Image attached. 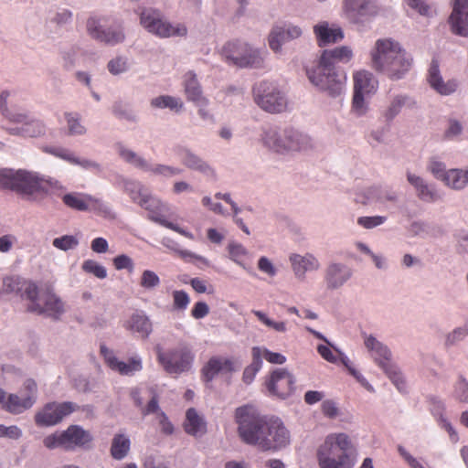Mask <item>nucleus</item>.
<instances>
[{
    "label": "nucleus",
    "mask_w": 468,
    "mask_h": 468,
    "mask_svg": "<svg viewBox=\"0 0 468 468\" xmlns=\"http://www.w3.org/2000/svg\"><path fill=\"white\" fill-rule=\"evenodd\" d=\"M371 68L392 81L404 79L414 65V58L400 42L391 37L376 40L370 50Z\"/></svg>",
    "instance_id": "1"
},
{
    "label": "nucleus",
    "mask_w": 468,
    "mask_h": 468,
    "mask_svg": "<svg viewBox=\"0 0 468 468\" xmlns=\"http://www.w3.org/2000/svg\"><path fill=\"white\" fill-rule=\"evenodd\" d=\"M353 58V52L346 46L324 50L319 63L306 69L310 82L319 90L331 97H339L346 90V75L338 74L335 69V63H347Z\"/></svg>",
    "instance_id": "2"
},
{
    "label": "nucleus",
    "mask_w": 468,
    "mask_h": 468,
    "mask_svg": "<svg viewBox=\"0 0 468 468\" xmlns=\"http://www.w3.org/2000/svg\"><path fill=\"white\" fill-rule=\"evenodd\" d=\"M351 448L352 442L347 434H328L316 451L319 468H354L356 458L349 453Z\"/></svg>",
    "instance_id": "3"
},
{
    "label": "nucleus",
    "mask_w": 468,
    "mask_h": 468,
    "mask_svg": "<svg viewBox=\"0 0 468 468\" xmlns=\"http://www.w3.org/2000/svg\"><path fill=\"white\" fill-rule=\"evenodd\" d=\"M112 185L127 194L133 203L147 210L151 220H153V216L158 212H167L169 210V205L154 196L139 180L117 175Z\"/></svg>",
    "instance_id": "4"
},
{
    "label": "nucleus",
    "mask_w": 468,
    "mask_h": 468,
    "mask_svg": "<svg viewBox=\"0 0 468 468\" xmlns=\"http://www.w3.org/2000/svg\"><path fill=\"white\" fill-rule=\"evenodd\" d=\"M235 420L241 441L261 451L267 418L262 417L254 407L244 405L236 410Z\"/></svg>",
    "instance_id": "5"
},
{
    "label": "nucleus",
    "mask_w": 468,
    "mask_h": 468,
    "mask_svg": "<svg viewBox=\"0 0 468 468\" xmlns=\"http://www.w3.org/2000/svg\"><path fill=\"white\" fill-rule=\"evenodd\" d=\"M141 26L150 34L160 37L169 38L186 37L187 27L184 23H172L164 14L155 8L143 7L137 11Z\"/></svg>",
    "instance_id": "6"
},
{
    "label": "nucleus",
    "mask_w": 468,
    "mask_h": 468,
    "mask_svg": "<svg viewBox=\"0 0 468 468\" xmlns=\"http://www.w3.org/2000/svg\"><path fill=\"white\" fill-rule=\"evenodd\" d=\"M255 103L264 112L277 114L288 109V98L280 86L272 81L263 80L253 87Z\"/></svg>",
    "instance_id": "7"
},
{
    "label": "nucleus",
    "mask_w": 468,
    "mask_h": 468,
    "mask_svg": "<svg viewBox=\"0 0 468 468\" xmlns=\"http://www.w3.org/2000/svg\"><path fill=\"white\" fill-rule=\"evenodd\" d=\"M266 53L264 49L256 48L241 41L229 42L222 48L224 58L240 68L262 67Z\"/></svg>",
    "instance_id": "8"
},
{
    "label": "nucleus",
    "mask_w": 468,
    "mask_h": 468,
    "mask_svg": "<svg viewBox=\"0 0 468 468\" xmlns=\"http://www.w3.org/2000/svg\"><path fill=\"white\" fill-rule=\"evenodd\" d=\"M27 310L38 314H46L58 319L65 313L62 300L52 291L38 293L36 284H29L27 289Z\"/></svg>",
    "instance_id": "9"
},
{
    "label": "nucleus",
    "mask_w": 468,
    "mask_h": 468,
    "mask_svg": "<svg viewBox=\"0 0 468 468\" xmlns=\"http://www.w3.org/2000/svg\"><path fill=\"white\" fill-rule=\"evenodd\" d=\"M116 150L119 156L126 163L153 176L171 178L182 174L183 170L177 166L165 164L151 163L123 144H117Z\"/></svg>",
    "instance_id": "10"
},
{
    "label": "nucleus",
    "mask_w": 468,
    "mask_h": 468,
    "mask_svg": "<svg viewBox=\"0 0 468 468\" xmlns=\"http://www.w3.org/2000/svg\"><path fill=\"white\" fill-rule=\"evenodd\" d=\"M87 32L89 36L105 45L115 46L125 39L123 27L119 21L109 23L105 17H90L87 20Z\"/></svg>",
    "instance_id": "11"
},
{
    "label": "nucleus",
    "mask_w": 468,
    "mask_h": 468,
    "mask_svg": "<svg viewBox=\"0 0 468 468\" xmlns=\"http://www.w3.org/2000/svg\"><path fill=\"white\" fill-rule=\"evenodd\" d=\"M157 359L163 368L170 375H180L191 369L194 355L185 346L163 351L157 350Z\"/></svg>",
    "instance_id": "12"
},
{
    "label": "nucleus",
    "mask_w": 468,
    "mask_h": 468,
    "mask_svg": "<svg viewBox=\"0 0 468 468\" xmlns=\"http://www.w3.org/2000/svg\"><path fill=\"white\" fill-rule=\"evenodd\" d=\"M170 152L186 169L197 172L207 179L217 178L215 168L188 145L175 144L170 148Z\"/></svg>",
    "instance_id": "13"
},
{
    "label": "nucleus",
    "mask_w": 468,
    "mask_h": 468,
    "mask_svg": "<svg viewBox=\"0 0 468 468\" xmlns=\"http://www.w3.org/2000/svg\"><path fill=\"white\" fill-rule=\"evenodd\" d=\"M345 17L354 25L364 26L378 13L376 0H344Z\"/></svg>",
    "instance_id": "14"
},
{
    "label": "nucleus",
    "mask_w": 468,
    "mask_h": 468,
    "mask_svg": "<svg viewBox=\"0 0 468 468\" xmlns=\"http://www.w3.org/2000/svg\"><path fill=\"white\" fill-rule=\"evenodd\" d=\"M290 431L280 419H267L264 437L261 440V451L280 450L290 443Z\"/></svg>",
    "instance_id": "15"
},
{
    "label": "nucleus",
    "mask_w": 468,
    "mask_h": 468,
    "mask_svg": "<svg viewBox=\"0 0 468 468\" xmlns=\"http://www.w3.org/2000/svg\"><path fill=\"white\" fill-rule=\"evenodd\" d=\"M42 151L95 175H99L103 171L102 165L99 162L80 156L74 151L63 146L46 145L42 147Z\"/></svg>",
    "instance_id": "16"
},
{
    "label": "nucleus",
    "mask_w": 468,
    "mask_h": 468,
    "mask_svg": "<svg viewBox=\"0 0 468 468\" xmlns=\"http://www.w3.org/2000/svg\"><path fill=\"white\" fill-rule=\"evenodd\" d=\"M295 379L285 368L273 370L265 380V388L269 396L286 399L294 390Z\"/></svg>",
    "instance_id": "17"
},
{
    "label": "nucleus",
    "mask_w": 468,
    "mask_h": 468,
    "mask_svg": "<svg viewBox=\"0 0 468 468\" xmlns=\"http://www.w3.org/2000/svg\"><path fill=\"white\" fill-rule=\"evenodd\" d=\"M78 409V405L70 401L48 403L36 414L35 421L39 426H53Z\"/></svg>",
    "instance_id": "18"
},
{
    "label": "nucleus",
    "mask_w": 468,
    "mask_h": 468,
    "mask_svg": "<svg viewBox=\"0 0 468 468\" xmlns=\"http://www.w3.org/2000/svg\"><path fill=\"white\" fill-rule=\"evenodd\" d=\"M418 110L420 104L416 98L407 93H395L389 96L384 107L380 110V118L385 123H391L399 115L402 109Z\"/></svg>",
    "instance_id": "19"
},
{
    "label": "nucleus",
    "mask_w": 468,
    "mask_h": 468,
    "mask_svg": "<svg viewBox=\"0 0 468 468\" xmlns=\"http://www.w3.org/2000/svg\"><path fill=\"white\" fill-rule=\"evenodd\" d=\"M17 176L16 193L22 196L30 197L42 191L43 183L45 182L58 189L64 188L58 181H53L51 178L45 179L42 176L34 171L19 169Z\"/></svg>",
    "instance_id": "20"
},
{
    "label": "nucleus",
    "mask_w": 468,
    "mask_h": 468,
    "mask_svg": "<svg viewBox=\"0 0 468 468\" xmlns=\"http://www.w3.org/2000/svg\"><path fill=\"white\" fill-rule=\"evenodd\" d=\"M288 261L294 278L299 282H303L308 272H316L322 266L319 259L312 252L290 253Z\"/></svg>",
    "instance_id": "21"
},
{
    "label": "nucleus",
    "mask_w": 468,
    "mask_h": 468,
    "mask_svg": "<svg viewBox=\"0 0 468 468\" xmlns=\"http://www.w3.org/2000/svg\"><path fill=\"white\" fill-rule=\"evenodd\" d=\"M286 134L287 127L282 128L276 124L267 123L261 127L259 140L261 145L269 151L284 154Z\"/></svg>",
    "instance_id": "22"
},
{
    "label": "nucleus",
    "mask_w": 468,
    "mask_h": 468,
    "mask_svg": "<svg viewBox=\"0 0 468 468\" xmlns=\"http://www.w3.org/2000/svg\"><path fill=\"white\" fill-rule=\"evenodd\" d=\"M302 35L303 29L297 25L284 23L274 26L268 37L269 47L273 52L281 53L284 43L297 39Z\"/></svg>",
    "instance_id": "23"
},
{
    "label": "nucleus",
    "mask_w": 468,
    "mask_h": 468,
    "mask_svg": "<svg viewBox=\"0 0 468 468\" xmlns=\"http://www.w3.org/2000/svg\"><path fill=\"white\" fill-rule=\"evenodd\" d=\"M101 353L111 369L120 373L121 375L132 376L143 369L142 357L134 355L129 358L127 362L119 360L113 351L105 346H101Z\"/></svg>",
    "instance_id": "24"
},
{
    "label": "nucleus",
    "mask_w": 468,
    "mask_h": 468,
    "mask_svg": "<svg viewBox=\"0 0 468 468\" xmlns=\"http://www.w3.org/2000/svg\"><path fill=\"white\" fill-rule=\"evenodd\" d=\"M353 271L346 263L330 261L324 274V282L328 290L335 291L342 288L352 278Z\"/></svg>",
    "instance_id": "25"
},
{
    "label": "nucleus",
    "mask_w": 468,
    "mask_h": 468,
    "mask_svg": "<svg viewBox=\"0 0 468 468\" xmlns=\"http://www.w3.org/2000/svg\"><path fill=\"white\" fill-rule=\"evenodd\" d=\"M427 81L430 87L441 96H450L453 94L458 87L459 81L456 79L445 80L441 73L439 63L432 59L427 74Z\"/></svg>",
    "instance_id": "26"
},
{
    "label": "nucleus",
    "mask_w": 468,
    "mask_h": 468,
    "mask_svg": "<svg viewBox=\"0 0 468 468\" xmlns=\"http://www.w3.org/2000/svg\"><path fill=\"white\" fill-rule=\"evenodd\" d=\"M135 405L140 408L143 415L154 413L158 410V399L152 388L141 386L131 390Z\"/></svg>",
    "instance_id": "27"
},
{
    "label": "nucleus",
    "mask_w": 468,
    "mask_h": 468,
    "mask_svg": "<svg viewBox=\"0 0 468 468\" xmlns=\"http://www.w3.org/2000/svg\"><path fill=\"white\" fill-rule=\"evenodd\" d=\"M364 344L375 363L382 370L394 363L390 349L372 335L365 337Z\"/></svg>",
    "instance_id": "28"
},
{
    "label": "nucleus",
    "mask_w": 468,
    "mask_h": 468,
    "mask_svg": "<svg viewBox=\"0 0 468 468\" xmlns=\"http://www.w3.org/2000/svg\"><path fill=\"white\" fill-rule=\"evenodd\" d=\"M285 139L284 154L306 152L314 147L312 137L293 127H287Z\"/></svg>",
    "instance_id": "29"
},
{
    "label": "nucleus",
    "mask_w": 468,
    "mask_h": 468,
    "mask_svg": "<svg viewBox=\"0 0 468 468\" xmlns=\"http://www.w3.org/2000/svg\"><path fill=\"white\" fill-rule=\"evenodd\" d=\"M124 328L142 339H147L153 333V323L143 310H136L124 323Z\"/></svg>",
    "instance_id": "30"
},
{
    "label": "nucleus",
    "mask_w": 468,
    "mask_h": 468,
    "mask_svg": "<svg viewBox=\"0 0 468 468\" xmlns=\"http://www.w3.org/2000/svg\"><path fill=\"white\" fill-rule=\"evenodd\" d=\"M449 23L454 34L468 37V0H455Z\"/></svg>",
    "instance_id": "31"
},
{
    "label": "nucleus",
    "mask_w": 468,
    "mask_h": 468,
    "mask_svg": "<svg viewBox=\"0 0 468 468\" xmlns=\"http://www.w3.org/2000/svg\"><path fill=\"white\" fill-rule=\"evenodd\" d=\"M66 450L75 448L90 449L93 436L80 425H70L64 431Z\"/></svg>",
    "instance_id": "32"
},
{
    "label": "nucleus",
    "mask_w": 468,
    "mask_h": 468,
    "mask_svg": "<svg viewBox=\"0 0 468 468\" xmlns=\"http://www.w3.org/2000/svg\"><path fill=\"white\" fill-rule=\"evenodd\" d=\"M10 135L20 136L23 138H37L46 134L45 123L37 118L34 114L23 124L5 129Z\"/></svg>",
    "instance_id": "33"
},
{
    "label": "nucleus",
    "mask_w": 468,
    "mask_h": 468,
    "mask_svg": "<svg viewBox=\"0 0 468 468\" xmlns=\"http://www.w3.org/2000/svg\"><path fill=\"white\" fill-rule=\"evenodd\" d=\"M409 184L414 188L416 196L423 202H435L440 197L434 186L429 184L423 177L410 172H406Z\"/></svg>",
    "instance_id": "34"
},
{
    "label": "nucleus",
    "mask_w": 468,
    "mask_h": 468,
    "mask_svg": "<svg viewBox=\"0 0 468 468\" xmlns=\"http://www.w3.org/2000/svg\"><path fill=\"white\" fill-rule=\"evenodd\" d=\"M353 93L371 96L378 88V81L372 72L360 69L353 74Z\"/></svg>",
    "instance_id": "35"
},
{
    "label": "nucleus",
    "mask_w": 468,
    "mask_h": 468,
    "mask_svg": "<svg viewBox=\"0 0 468 468\" xmlns=\"http://www.w3.org/2000/svg\"><path fill=\"white\" fill-rule=\"evenodd\" d=\"M238 367L233 360L215 356L209 359L203 368V375L207 381H211L218 374H229L236 371Z\"/></svg>",
    "instance_id": "36"
},
{
    "label": "nucleus",
    "mask_w": 468,
    "mask_h": 468,
    "mask_svg": "<svg viewBox=\"0 0 468 468\" xmlns=\"http://www.w3.org/2000/svg\"><path fill=\"white\" fill-rule=\"evenodd\" d=\"M314 32L320 47L335 43L344 37V33L340 27L330 26L327 22H321L315 25Z\"/></svg>",
    "instance_id": "37"
},
{
    "label": "nucleus",
    "mask_w": 468,
    "mask_h": 468,
    "mask_svg": "<svg viewBox=\"0 0 468 468\" xmlns=\"http://www.w3.org/2000/svg\"><path fill=\"white\" fill-rule=\"evenodd\" d=\"M184 90L188 101L199 104L205 102L206 97L203 95L202 87L194 71H187L184 75Z\"/></svg>",
    "instance_id": "38"
},
{
    "label": "nucleus",
    "mask_w": 468,
    "mask_h": 468,
    "mask_svg": "<svg viewBox=\"0 0 468 468\" xmlns=\"http://www.w3.org/2000/svg\"><path fill=\"white\" fill-rule=\"evenodd\" d=\"M162 244L165 246L167 249L173 250L178 257H180L186 262L194 263L199 268H202L203 266H210V262L207 258L196 254L188 250L181 249L176 241L170 239H164Z\"/></svg>",
    "instance_id": "39"
},
{
    "label": "nucleus",
    "mask_w": 468,
    "mask_h": 468,
    "mask_svg": "<svg viewBox=\"0 0 468 468\" xmlns=\"http://www.w3.org/2000/svg\"><path fill=\"white\" fill-rule=\"evenodd\" d=\"M184 428L187 434L201 437L207 432V422L194 408H190L186 413Z\"/></svg>",
    "instance_id": "40"
},
{
    "label": "nucleus",
    "mask_w": 468,
    "mask_h": 468,
    "mask_svg": "<svg viewBox=\"0 0 468 468\" xmlns=\"http://www.w3.org/2000/svg\"><path fill=\"white\" fill-rule=\"evenodd\" d=\"M63 117L67 126V133L69 136H84L87 134L86 127L82 117L78 112H64Z\"/></svg>",
    "instance_id": "41"
},
{
    "label": "nucleus",
    "mask_w": 468,
    "mask_h": 468,
    "mask_svg": "<svg viewBox=\"0 0 468 468\" xmlns=\"http://www.w3.org/2000/svg\"><path fill=\"white\" fill-rule=\"evenodd\" d=\"M63 204L73 210L88 211L90 195L83 192H69L61 196Z\"/></svg>",
    "instance_id": "42"
},
{
    "label": "nucleus",
    "mask_w": 468,
    "mask_h": 468,
    "mask_svg": "<svg viewBox=\"0 0 468 468\" xmlns=\"http://www.w3.org/2000/svg\"><path fill=\"white\" fill-rule=\"evenodd\" d=\"M29 284H35L32 282L26 281L19 276H8L3 280V292L17 293L24 300H27V289Z\"/></svg>",
    "instance_id": "43"
},
{
    "label": "nucleus",
    "mask_w": 468,
    "mask_h": 468,
    "mask_svg": "<svg viewBox=\"0 0 468 468\" xmlns=\"http://www.w3.org/2000/svg\"><path fill=\"white\" fill-rule=\"evenodd\" d=\"M366 198L367 203L377 201L380 203L385 202H397L399 196L397 192L388 189L372 186L365 190Z\"/></svg>",
    "instance_id": "44"
},
{
    "label": "nucleus",
    "mask_w": 468,
    "mask_h": 468,
    "mask_svg": "<svg viewBox=\"0 0 468 468\" xmlns=\"http://www.w3.org/2000/svg\"><path fill=\"white\" fill-rule=\"evenodd\" d=\"M131 441L125 434H115L112 441L111 454L115 460L124 459L130 452Z\"/></svg>",
    "instance_id": "45"
},
{
    "label": "nucleus",
    "mask_w": 468,
    "mask_h": 468,
    "mask_svg": "<svg viewBox=\"0 0 468 468\" xmlns=\"http://www.w3.org/2000/svg\"><path fill=\"white\" fill-rule=\"evenodd\" d=\"M251 356L252 361L247 367H245L242 375L243 382L248 385L254 380L257 373L261 370L262 367V361H260L259 346L252 347Z\"/></svg>",
    "instance_id": "46"
},
{
    "label": "nucleus",
    "mask_w": 468,
    "mask_h": 468,
    "mask_svg": "<svg viewBox=\"0 0 468 468\" xmlns=\"http://www.w3.org/2000/svg\"><path fill=\"white\" fill-rule=\"evenodd\" d=\"M228 250L231 261L247 271H250V267L245 261V258L249 255V251L242 244L231 242L228 246Z\"/></svg>",
    "instance_id": "47"
},
{
    "label": "nucleus",
    "mask_w": 468,
    "mask_h": 468,
    "mask_svg": "<svg viewBox=\"0 0 468 468\" xmlns=\"http://www.w3.org/2000/svg\"><path fill=\"white\" fill-rule=\"evenodd\" d=\"M151 105L154 108L157 109H170L172 111L180 112L184 103L180 98L170 96V95H161L154 98L151 101Z\"/></svg>",
    "instance_id": "48"
},
{
    "label": "nucleus",
    "mask_w": 468,
    "mask_h": 468,
    "mask_svg": "<svg viewBox=\"0 0 468 468\" xmlns=\"http://www.w3.org/2000/svg\"><path fill=\"white\" fill-rule=\"evenodd\" d=\"M443 184L454 190H462L466 187L467 180L464 179L463 169H448Z\"/></svg>",
    "instance_id": "49"
},
{
    "label": "nucleus",
    "mask_w": 468,
    "mask_h": 468,
    "mask_svg": "<svg viewBox=\"0 0 468 468\" xmlns=\"http://www.w3.org/2000/svg\"><path fill=\"white\" fill-rule=\"evenodd\" d=\"M19 169L0 168V188L16 192Z\"/></svg>",
    "instance_id": "50"
},
{
    "label": "nucleus",
    "mask_w": 468,
    "mask_h": 468,
    "mask_svg": "<svg viewBox=\"0 0 468 468\" xmlns=\"http://www.w3.org/2000/svg\"><path fill=\"white\" fill-rule=\"evenodd\" d=\"M88 211L94 212L99 216L106 218H114L115 214L111 207L102 199L95 197L90 195V199L88 203Z\"/></svg>",
    "instance_id": "51"
},
{
    "label": "nucleus",
    "mask_w": 468,
    "mask_h": 468,
    "mask_svg": "<svg viewBox=\"0 0 468 468\" xmlns=\"http://www.w3.org/2000/svg\"><path fill=\"white\" fill-rule=\"evenodd\" d=\"M251 313L268 328L277 333H286L288 331L287 323L285 321H274L270 318L267 314L260 310H252Z\"/></svg>",
    "instance_id": "52"
},
{
    "label": "nucleus",
    "mask_w": 468,
    "mask_h": 468,
    "mask_svg": "<svg viewBox=\"0 0 468 468\" xmlns=\"http://www.w3.org/2000/svg\"><path fill=\"white\" fill-rule=\"evenodd\" d=\"M370 96L353 93L351 112L356 117H363L369 111L368 98Z\"/></svg>",
    "instance_id": "53"
},
{
    "label": "nucleus",
    "mask_w": 468,
    "mask_h": 468,
    "mask_svg": "<svg viewBox=\"0 0 468 468\" xmlns=\"http://www.w3.org/2000/svg\"><path fill=\"white\" fill-rule=\"evenodd\" d=\"M468 336V321H466L463 325L455 327L450 333H448L445 336V346H453L458 343L462 342Z\"/></svg>",
    "instance_id": "54"
},
{
    "label": "nucleus",
    "mask_w": 468,
    "mask_h": 468,
    "mask_svg": "<svg viewBox=\"0 0 468 468\" xmlns=\"http://www.w3.org/2000/svg\"><path fill=\"white\" fill-rule=\"evenodd\" d=\"M79 244V239L75 235H62L52 240V246L62 251L75 250Z\"/></svg>",
    "instance_id": "55"
},
{
    "label": "nucleus",
    "mask_w": 468,
    "mask_h": 468,
    "mask_svg": "<svg viewBox=\"0 0 468 468\" xmlns=\"http://www.w3.org/2000/svg\"><path fill=\"white\" fill-rule=\"evenodd\" d=\"M129 59L125 56H117L112 58L107 64L108 71L113 76L125 73L129 70Z\"/></svg>",
    "instance_id": "56"
},
{
    "label": "nucleus",
    "mask_w": 468,
    "mask_h": 468,
    "mask_svg": "<svg viewBox=\"0 0 468 468\" xmlns=\"http://www.w3.org/2000/svg\"><path fill=\"white\" fill-rule=\"evenodd\" d=\"M163 212H158L156 215H154L153 216V221L155 222V223H158L159 225L165 227V228H167L169 229H172L177 233H179L180 235L187 238V239H194V235L181 228L179 225L176 224V223H173L169 220H167L163 215H162Z\"/></svg>",
    "instance_id": "57"
},
{
    "label": "nucleus",
    "mask_w": 468,
    "mask_h": 468,
    "mask_svg": "<svg viewBox=\"0 0 468 468\" xmlns=\"http://www.w3.org/2000/svg\"><path fill=\"white\" fill-rule=\"evenodd\" d=\"M81 269L84 272L92 274L98 279H105L107 277V270L101 263L94 260H86L82 262Z\"/></svg>",
    "instance_id": "58"
},
{
    "label": "nucleus",
    "mask_w": 468,
    "mask_h": 468,
    "mask_svg": "<svg viewBox=\"0 0 468 468\" xmlns=\"http://www.w3.org/2000/svg\"><path fill=\"white\" fill-rule=\"evenodd\" d=\"M383 371L399 391L405 390L406 383L404 377L395 363L383 369Z\"/></svg>",
    "instance_id": "59"
},
{
    "label": "nucleus",
    "mask_w": 468,
    "mask_h": 468,
    "mask_svg": "<svg viewBox=\"0 0 468 468\" xmlns=\"http://www.w3.org/2000/svg\"><path fill=\"white\" fill-rule=\"evenodd\" d=\"M453 398L462 403H468V380L460 376L453 386Z\"/></svg>",
    "instance_id": "60"
},
{
    "label": "nucleus",
    "mask_w": 468,
    "mask_h": 468,
    "mask_svg": "<svg viewBox=\"0 0 468 468\" xmlns=\"http://www.w3.org/2000/svg\"><path fill=\"white\" fill-rule=\"evenodd\" d=\"M427 170L437 179L441 182L444 181V177H446L448 169H446V165L440 161L437 158H431L428 165Z\"/></svg>",
    "instance_id": "61"
},
{
    "label": "nucleus",
    "mask_w": 468,
    "mask_h": 468,
    "mask_svg": "<svg viewBox=\"0 0 468 468\" xmlns=\"http://www.w3.org/2000/svg\"><path fill=\"white\" fill-rule=\"evenodd\" d=\"M43 444L46 448L49 450H53L59 447L66 449L64 431H57L50 435H48L47 437L44 438Z\"/></svg>",
    "instance_id": "62"
},
{
    "label": "nucleus",
    "mask_w": 468,
    "mask_h": 468,
    "mask_svg": "<svg viewBox=\"0 0 468 468\" xmlns=\"http://www.w3.org/2000/svg\"><path fill=\"white\" fill-rule=\"evenodd\" d=\"M160 284V278L158 275L150 270L143 271L140 281V285L145 290H153Z\"/></svg>",
    "instance_id": "63"
},
{
    "label": "nucleus",
    "mask_w": 468,
    "mask_h": 468,
    "mask_svg": "<svg viewBox=\"0 0 468 468\" xmlns=\"http://www.w3.org/2000/svg\"><path fill=\"white\" fill-rule=\"evenodd\" d=\"M410 237L425 238L430 231L429 225L422 220H414L407 228Z\"/></svg>",
    "instance_id": "64"
}]
</instances>
